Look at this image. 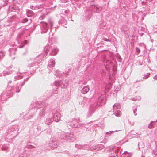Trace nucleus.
Here are the masks:
<instances>
[{
	"mask_svg": "<svg viewBox=\"0 0 157 157\" xmlns=\"http://www.w3.org/2000/svg\"><path fill=\"white\" fill-rule=\"evenodd\" d=\"M53 138H51L49 142V145L51 149H53L57 147V142L55 139Z\"/></svg>",
	"mask_w": 157,
	"mask_h": 157,
	"instance_id": "f257e3e1",
	"label": "nucleus"
},
{
	"mask_svg": "<svg viewBox=\"0 0 157 157\" xmlns=\"http://www.w3.org/2000/svg\"><path fill=\"white\" fill-rule=\"evenodd\" d=\"M104 147V146L103 145L98 144L95 146L93 147V149L94 151H96L102 149Z\"/></svg>",
	"mask_w": 157,
	"mask_h": 157,
	"instance_id": "f03ea898",
	"label": "nucleus"
},
{
	"mask_svg": "<svg viewBox=\"0 0 157 157\" xmlns=\"http://www.w3.org/2000/svg\"><path fill=\"white\" fill-rule=\"evenodd\" d=\"M9 148V146L8 145L4 144L1 147L2 150V151H7Z\"/></svg>",
	"mask_w": 157,
	"mask_h": 157,
	"instance_id": "7ed1b4c3",
	"label": "nucleus"
},
{
	"mask_svg": "<svg viewBox=\"0 0 157 157\" xmlns=\"http://www.w3.org/2000/svg\"><path fill=\"white\" fill-rule=\"evenodd\" d=\"M85 146V145H79L78 144H75V147L76 148H78L79 149H84V147Z\"/></svg>",
	"mask_w": 157,
	"mask_h": 157,
	"instance_id": "20e7f679",
	"label": "nucleus"
},
{
	"mask_svg": "<svg viewBox=\"0 0 157 157\" xmlns=\"http://www.w3.org/2000/svg\"><path fill=\"white\" fill-rule=\"evenodd\" d=\"M89 90V88L88 87H85L83 88L82 92L84 94H86Z\"/></svg>",
	"mask_w": 157,
	"mask_h": 157,
	"instance_id": "39448f33",
	"label": "nucleus"
},
{
	"mask_svg": "<svg viewBox=\"0 0 157 157\" xmlns=\"http://www.w3.org/2000/svg\"><path fill=\"white\" fill-rule=\"evenodd\" d=\"M99 102H101L100 104V105H102V104H104L105 103V100L102 99L101 98H100L99 100Z\"/></svg>",
	"mask_w": 157,
	"mask_h": 157,
	"instance_id": "423d86ee",
	"label": "nucleus"
},
{
	"mask_svg": "<svg viewBox=\"0 0 157 157\" xmlns=\"http://www.w3.org/2000/svg\"><path fill=\"white\" fill-rule=\"evenodd\" d=\"M72 139H71V138H68L67 139L68 141H70L71 142H73L74 140H75V138H72Z\"/></svg>",
	"mask_w": 157,
	"mask_h": 157,
	"instance_id": "0eeeda50",
	"label": "nucleus"
},
{
	"mask_svg": "<svg viewBox=\"0 0 157 157\" xmlns=\"http://www.w3.org/2000/svg\"><path fill=\"white\" fill-rule=\"evenodd\" d=\"M153 127V123H151L148 126V128H151Z\"/></svg>",
	"mask_w": 157,
	"mask_h": 157,
	"instance_id": "6e6552de",
	"label": "nucleus"
},
{
	"mask_svg": "<svg viewBox=\"0 0 157 157\" xmlns=\"http://www.w3.org/2000/svg\"><path fill=\"white\" fill-rule=\"evenodd\" d=\"M127 141H128V140H126L124 141V142H123V140H122V141H120V142H119L117 143H118V144H120V145L121 144H123L125 142H127Z\"/></svg>",
	"mask_w": 157,
	"mask_h": 157,
	"instance_id": "1a4fd4ad",
	"label": "nucleus"
},
{
	"mask_svg": "<svg viewBox=\"0 0 157 157\" xmlns=\"http://www.w3.org/2000/svg\"><path fill=\"white\" fill-rule=\"evenodd\" d=\"M107 138H104V140H102L103 143H106V142H107Z\"/></svg>",
	"mask_w": 157,
	"mask_h": 157,
	"instance_id": "9d476101",
	"label": "nucleus"
},
{
	"mask_svg": "<svg viewBox=\"0 0 157 157\" xmlns=\"http://www.w3.org/2000/svg\"><path fill=\"white\" fill-rule=\"evenodd\" d=\"M114 148H113L112 147V149H113L114 151H116V150H118L119 149V147H114Z\"/></svg>",
	"mask_w": 157,
	"mask_h": 157,
	"instance_id": "9b49d317",
	"label": "nucleus"
},
{
	"mask_svg": "<svg viewBox=\"0 0 157 157\" xmlns=\"http://www.w3.org/2000/svg\"><path fill=\"white\" fill-rule=\"evenodd\" d=\"M154 154L155 155H157V148L156 149L154 150Z\"/></svg>",
	"mask_w": 157,
	"mask_h": 157,
	"instance_id": "f8f14e48",
	"label": "nucleus"
},
{
	"mask_svg": "<svg viewBox=\"0 0 157 157\" xmlns=\"http://www.w3.org/2000/svg\"><path fill=\"white\" fill-rule=\"evenodd\" d=\"M28 21V19H24L23 20V22H26Z\"/></svg>",
	"mask_w": 157,
	"mask_h": 157,
	"instance_id": "ddd939ff",
	"label": "nucleus"
},
{
	"mask_svg": "<svg viewBox=\"0 0 157 157\" xmlns=\"http://www.w3.org/2000/svg\"><path fill=\"white\" fill-rule=\"evenodd\" d=\"M19 157H27L26 156H24L23 155H20L19 156Z\"/></svg>",
	"mask_w": 157,
	"mask_h": 157,
	"instance_id": "4468645a",
	"label": "nucleus"
},
{
	"mask_svg": "<svg viewBox=\"0 0 157 157\" xmlns=\"http://www.w3.org/2000/svg\"><path fill=\"white\" fill-rule=\"evenodd\" d=\"M71 157H79V156L78 155H75L72 156Z\"/></svg>",
	"mask_w": 157,
	"mask_h": 157,
	"instance_id": "2eb2a0df",
	"label": "nucleus"
},
{
	"mask_svg": "<svg viewBox=\"0 0 157 157\" xmlns=\"http://www.w3.org/2000/svg\"><path fill=\"white\" fill-rule=\"evenodd\" d=\"M108 157H115V156H114L111 155V156H109Z\"/></svg>",
	"mask_w": 157,
	"mask_h": 157,
	"instance_id": "dca6fc26",
	"label": "nucleus"
},
{
	"mask_svg": "<svg viewBox=\"0 0 157 157\" xmlns=\"http://www.w3.org/2000/svg\"><path fill=\"white\" fill-rule=\"evenodd\" d=\"M30 147H31V148H35V147H34L33 146H31Z\"/></svg>",
	"mask_w": 157,
	"mask_h": 157,
	"instance_id": "f3484780",
	"label": "nucleus"
},
{
	"mask_svg": "<svg viewBox=\"0 0 157 157\" xmlns=\"http://www.w3.org/2000/svg\"><path fill=\"white\" fill-rule=\"evenodd\" d=\"M28 148H29V146H28V147H27Z\"/></svg>",
	"mask_w": 157,
	"mask_h": 157,
	"instance_id": "a211bd4d",
	"label": "nucleus"
},
{
	"mask_svg": "<svg viewBox=\"0 0 157 157\" xmlns=\"http://www.w3.org/2000/svg\"><path fill=\"white\" fill-rule=\"evenodd\" d=\"M156 80H157V78H156Z\"/></svg>",
	"mask_w": 157,
	"mask_h": 157,
	"instance_id": "6ab92c4d",
	"label": "nucleus"
},
{
	"mask_svg": "<svg viewBox=\"0 0 157 157\" xmlns=\"http://www.w3.org/2000/svg\"><path fill=\"white\" fill-rule=\"evenodd\" d=\"M142 157H144V156H142Z\"/></svg>",
	"mask_w": 157,
	"mask_h": 157,
	"instance_id": "aec40b11",
	"label": "nucleus"
}]
</instances>
